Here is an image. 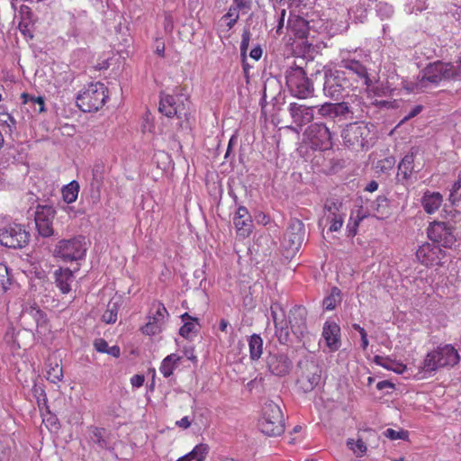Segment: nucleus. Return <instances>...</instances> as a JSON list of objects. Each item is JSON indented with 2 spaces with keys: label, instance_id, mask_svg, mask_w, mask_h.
<instances>
[{
  "label": "nucleus",
  "instance_id": "nucleus-19",
  "mask_svg": "<svg viewBox=\"0 0 461 461\" xmlns=\"http://www.w3.org/2000/svg\"><path fill=\"white\" fill-rule=\"evenodd\" d=\"M445 256V252L437 245L422 244L416 252L418 260L425 266L438 265Z\"/></svg>",
  "mask_w": 461,
  "mask_h": 461
},
{
  "label": "nucleus",
  "instance_id": "nucleus-63",
  "mask_svg": "<svg viewBox=\"0 0 461 461\" xmlns=\"http://www.w3.org/2000/svg\"><path fill=\"white\" fill-rule=\"evenodd\" d=\"M229 321L225 319H221L220 321V330L223 332H227Z\"/></svg>",
  "mask_w": 461,
  "mask_h": 461
},
{
  "label": "nucleus",
  "instance_id": "nucleus-15",
  "mask_svg": "<svg viewBox=\"0 0 461 461\" xmlns=\"http://www.w3.org/2000/svg\"><path fill=\"white\" fill-rule=\"evenodd\" d=\"M168 316L167 311L163 303H154L150 309V314L148 317V322L141 328L144 334L153 336L158 334Z\"/></svg>",
  "mask_w": 461,
  "mask_h": 461
},
{
  "label": "nucleus",
  "instance_id": "nucleus-44",
  "mask_svg": "<svg viewBox=\"0 0 461 461\" xmlns=\"http://www.w3.org/2000/svg\"><path fill=\"white\" fill-rule=\"evenodd\" d=\"M104 433V430L103 429L94 428L90 437L91 441L97 445L100 448H105L107 446Z\"/></svg>",
  "mask_w": 461,
  "mask_h": 461
},
{
  "label": "nucleus",
  "instance_id": "nucleus-9",
  "mask_svg": "<svg viewBox=\"0 0 461 461\" xmlns=\"http://www.w3.org/2000/svg\"><path fill=\"white\" fill-rule=\"evenodd\" d=\"M30 240V233L21 224H10L0 230L1 245L10 249H23Z\"/></svg>",
  "mask_w": 461,
  "mask_h": 461
},
{
  "label": "nucleus",
  "instance_id": "nucleus-56",
  "mask_svg": "<svg viewBox=\"0 0 461 461\" xmlns=\"http://www.w3.org/2000/svg\"><path fill=\"white\" fill-rule=\"evenodd\" d=\"M176 425L183 429H188L191 425V421L189 420L188 417L185 416L181 420H177L176 422Z\"/></svg>",
  "mask_w": 461,
  "mask_h": 461
},
{
  "label": "nucleus",
  "instance_id": "nucleus-13",
  "mask_svg": "<svg viewBox=\"0 0 461 461\" xmlns=\"http://www.w3.org/2000/svg\"><path fill=\"white\" fill-rule=\"evenodd\" d=\"M339 66L341 68L346 69L348 74L351 73L356 75L368 92H372L375 95H380L378 88L373 86L375 80L371 78L367 68L360 61L349 58L342 59Z\"/></svg>",
  "mask_w": 461,
  "mask_h": 461
},
{
  "label": "nucleus",
  "instance_id": "nucleus-24",
  "mask_svg": "<svg viewBox=\"0 0 461 461\" xmlns=\"http://www.w3.org/2000/svg\"><path fill=\"white\" fill-rule=\"evenodd\" d=\"M74 281L73 272L69 268H59L54 272V282L62 294L71 291V284Z\"/></svg>",
  "mask_w": 461,
  "mask_h": 461
},
{
  "label": "nucleus",
  "instance_id": "nucleus-1",
  "mask_svg": "<svg viewBox=\"0 0 461 461\" xmlns=\"http://www.w3.org/2000/svg\"><path fill=\"white\" fill-rule=\"evenodd\" d=\"M451 78H461V72L454 65L441 61L430 63L421 71V76L418 77L412 90L426 92L431 86H437L442 80Z\"/></svg>",
  "mask_w": 461,
  "mask_h": 461
},
{
  "label": "nucleus",
  "instance_id": "nucleus-22",
  "mask_svg": "<svg viewBox=\"0 0 461 461\" xmlns=\"http://www.w3.org/2000/svg\"><path fill=\"white\" fill-rule=\"evenodd\" d=\"M322 337L331 352L337 351L340 348V328L335 321H328L324 323Z\"/></svg>",
  "mask_w": 461,
  "mask_h": 461
},
{
  "label": "nucleus",
  "instance_id": "nucleus-37",
  "mask_svg": "<svg viewBox=\"0 0 461 461\" xmlns=\"http://www.w3.org/2000/svg\"><path fill=\"white\" fill-rule=\"evenodd\" d=\"M340 301V290L338 287H333L330 294L323 299L322 305L325 310L331 311Z\"/></svg>",
  "mask_w": 461,
  "mask_h": 461
},
{
  "label": "nucleus",
  "instance_id": "nucleus-52",
  "mask_svg": "<svg viewBox=\"0 0 461 461\" xmlns=\"http://www.w3.org/2000/svg\"><path fill=\"white\" fill-rule=\"evenodd\" d=\"M250 32L249 30H244L241 36L240 50L244 54L249 49L250 41Z\"/></svg>",
  "mask_w": 461,
  "mask_h": 461
},
{
  "label": "nucleus",
  "instance_id": "nucleus-36",
  "mask_svg": "<svg viewBox=\"0 0 461 461\" xmlns=\"http://www.w3.org/2000/svg\"><path fill=\"white\" fill-rule=\"evenodd\" d=\"M79 185L77 181H72L62 189V197L67 203H74L78 195Z\"/></svg>",
  "mask_w": 461,
  "mask_h": 461
},
{
  "label": "nucleus",
  "instance_id": "nucleus-38",
  "mask_svg": "<svg viewBox=\"0 0 461 461\" xmlns=\"http://www.w3.org/2000/svg\"><path fill=\"white\" fill-rule=\"evenodd\" d=\"M181 317L185 324L180 328L179 334L184 338H189L195 331L196 320L193 319L188 313H184Z\"/></svg>",
  "mask_w": 461,
  "mask_h": 461
},
{
  "label": "nucleus",
  "instance_id": "nucleus-47",
  "mask_svg": "<svg viewBox=\"0 0 461 461\" xmlns=\"http://www.w3.org/2000/svg\"><path fill=\"white\" fill-rule=\"evenodd\" d=\"M395 164V159L393 157H387L382 160H379L376 165L378 171L385 173L392 169Z\"/></svg>",
  "mask_w": 461,
  "mask_h": 461
},
{
  "label": "nucleus",
  "instance_id": "nucleus-34",
  "mask_svg": "<svg viewBox=\"0 0 461 461\" xmlns=\"http://www.w3.org/2000/svg\"><path fill=\"white\" fill-rule=\"evenodd\" d=\"M249 356L252 360H258L263 353V339L258 334H253L249 339Z\"/></svg>",
  "mask_w": 461,
  "mask_h": 461
},
{
  "label": "nucleus",
  "instance_id": "nucleus-25",
  "mask_svg": "<svg viewBox=\"0 0 461 461\" xmlns=\"http://www.w3.org/2000/svg\"><path fill=\"white\" fill-rule=\"evenodd\" d=\"M21 99L23 100V104L25 109L32 112V114H39L45 112V102L42 96H35L23 93Z\"/></svg>",
  "mask_w": 461,
  "mask_h": 461
},
{
  "label": "nucleus",
  "instance_id": "nucleus-11",
  "mask_svg": "<svg viewBox=\"0 0 461 461\" xmlns=\"http://www.w3.org/2000/svg\"><path fill=\"white\" fill-rule=\"evenodd\" d=\"M303 135L314 149L326 150L332 147L331 132L324 123L311 124Z\"/></svg>",
  "mask_w": 461,
  "mask_h": 461
},
{
  "label": "nucleus",
  "instance_id": "nucleus-51",
  "mask_svg": "<svg viewBox=\"0 0 461 461\" xmlns=\"http://www.w3.org/2000/svg\"><path fill=\"white\" fill-rule=\"evenodd\" d=\"M384 436L392 440H395V439H404L407 438V432L406 431H403V430H401V431H396L393 429H387L385 431H384Z\"/></svg>",
  "mask_w": 461,
  "mask_h": 461
},
{
  "label": "nucleus",
  "instance_id": "nucleus-30",
  "mask_svg": "<svg viewBox=\"0 0 461 461\" xmlns=\"http://www.w3.org/2000/svg\"><path fill=\"white\" fill-rule=\"evenodd\" d=\"M346 104L348 106L349 120L361 119L364 117V114L366 113V106L360 97L355 95L354 97H351L349 101H347Z\"/></svg>",
  "mask_w": 461,
  "mask_h": 461
},
{
  "label": "nucleus",
  "instance_id": "nucleus-28",
  "mask_svg": "<svg viewBox=\"0 0 461 461\" xmlns=\"http://www.w3.org/2000/svg\"><path fill=\"white\" fill-rule=\"evenodd\" d=\"M306 310L302 306H294L290 312L289 323L294 333L303 332L305 326Z\"/></svg>",
  "mask_w": 461,
  "mask_h": 461
},
{
  "label": "nucleus",
  "instance_id": "nucleus-17",
  "mask_svg": "<svg viewBox=\"0 0 461 461\" xmlns=\"http://www.w3.org/2000/svg\"><path fill=\"white\" fill-rule=\"evenodd\" d=\"M303 240L304 226L303 222L300 221H294L289 224V227L284 235L283 247L286 250L295 253L301 248Z\"/></svg>",
  "mask_w": 461,
  "mask_h": 461
},
{
  "label": "nucleus",
  "instance_id": "nucleus-40",
  "mask_svg": "<svg viewBox=\"0 0 461 461\" xmlns=\"http://www.w3.org/2000/svg\"><path fill=\"white\" fill-rule=\"evenodd\" d=\"M366 217V214L362 213L361 210L358 209L357 211L356 216H354V212H352L348 223L347 225L348 236H355L357 234V227L359 222Z\"/></svg>",
  "mask_w": 461,
  "mask_h": 461
},
{
  "label": "nucleus",
  "instance_id": "nucleus-45",
  "mask_svg": "<svg viewBox=\"0 0 461 461\" xmlns=\"http://www.w3.org/2000/svg\"><path fill=\"white\" fill-rule=\"evenodd\" d=\"M10 285L8 268L5 264H0V293L5 292Z\"/></svg>",
  "mask_w": 461,
  "mask_h": 461
},
{
  "label": "nucleus",
  "instance_id": "nucleus-2",
  "mask_svg": "<svg viewBox=\"0 0 461 461\" xmlns=\"http://www.w3.org/2000/svg\"><path fill=\"white\" fill-rule=\"evenodd\" d=\"M108 90L104 84L95 82L88 85L77 97V104L84 113L98 111L108 98Z\"/></svg>",
  "mask_w": 461,
  "mask_h": 461
},
{
  "label": "nucleus",
  "instance_id": "nucleus-60",
  "mask_svg": "<svg viewBox=\"0 0 461 461\" xmlns=\"http://www.w3.org/2000/svg\"><path fill=\"white\" fill-rule=\"evenodd\" d=\"M107 354L113 356V357H119L120 356V348L118 346H113L109 347Z\"/></svg>",
  "mask_w": 461,
  "mask_h": 461
},
{
  "label": "nucleus",
  "instance_id": "nucleus-35",
  "mask_svg": "<svg viewBox=\"0 0 461 461\" xmlns=\"http://www.w3.org/2000/svg\"><path fill=\"white\" fill-rule=\"evenodd\" d=\"M374 362L376 365L386 368L387 370H392L398 374H402L405 369V366L402 364L396 363L388 357H384L381 356H375L374 357Z\"/></svg>",
  "mask_w": 461,
  "mask_h": 461
},
{
  "label": "nucleus",
  "instance_id": "nucleus-20",
  "mask_svg": "<svg viewBox=\"0 0 461 461\" xmlns=\"http://www.w3.org/2000/svg\"><path fill=\"white\" fill-rule=\"evenodd\" d=\"M269 371L279 376L287 375L292 368V361L284 353H270L267 357Z\"/></svg>",
  "mask_w": 461,
  "mask_h": 461
},
{
  "label": "nucleus",
  "instance_id": "nucleus-33",
  "mask_svg": "<svg viewBox=\"0 0 461 461\" xmlns=\"http://www.w3.org/2000/svg\"><path fill=\"white\" fill-rule=\"evenodd\" d=\"M180 359L181 357L176 354L168 355L161 362L159 371L165 377H169L173 374Z\"/></svg>",
  "mask_w": 461,
  "mask_h": 461
},
{
  "label": "nucleus",
  "instance_id": "nucleus-3",
  "mask_svg": "<svg viewBox=\"0 0 461 461\" xmlns=\"http://www.w3.org/2000/svg\"><path fill=\"white\" fill-rule=\"evenodd\" d=\"M459 360L457 350L452 345L447 344L429 352L423 360L421 368L426 373H433L438 368L454 366Z\"/></svg>",
  "mask_w": 461,
  "mask_h": 461
},
{
  "label": "nucleus",
  "instance_id": "nucleus-62",
  "mask_svg": "<svg viewBox=\"0 0 461 461\" xmlns=\"http://www.w3.org/2000/svg\"><path fill=\"white\" fill-rule=\"evenodd\" d=\"M361 336V347L363 350H366L368 347V339H367V333L365 332L360 335Z\"/></svg>",
  "mask_w": 461,
  "mask_h": 461
},
{
  "label": "nucleus",
  "instance_id": "nucleus-64",
  "mask_svg": "<svg viewBox=\"0 0 461 461\" xmlns=\"http://www.w3.org/2000/svg\"><path fill=\"white\" fill-rule=\"evenodd\" d=\"M194 456L192 455L191 452H189L188 454L179 457L176 461H192L194 459Z\"/></svg>",
  "mask_w": 461,
  "mask_h": 461
},
{
  "label": "nucleus",
  "instance_id": "nucleus-50",
  "mask_svg": "<svg viewBox=\"0 0 461 461\" xmlns=\"http://www.w3.org/2000/svg\"><path fill=\"white\" fill-rule=\"evenodd\" d=\"M333 104L332 103H325L320 106H316L318 108V113L320 115L323 117L332 118L333 116Z\"/></svg>",
  "mask_w": 461,
  "mask_h": 461
},
{
  "label": "nucleus",
  "instance_id": "nucleus-49",
  "mask_svg": "<svg viewBox=\"0 0 461 461\" xmlns=\"http://www.w3.org/2000/svg\"><path fill=\"white\" fill-rule=\"evenodd\" d=\"M231 6L234 7L238 12H248L251 9L252 0H233Z\"/></svg>",
  "mask_w": 461,
  "mask_h": 461
},
{
  "label": "nucleus",
  "instance_id": "nucleus-43",
  "mask_svg": "<svg viewBox=\"0 0 461 461\" xmlns=\"http://www.w3.org/2000/svg\"><path fill=\"white\" fill-rule=\"evenodd\" d=\"M334 118H339L344 120H349L348 118V106L346 102L335 103L333 104V116Z\"/></svg>",
  "mask_w": 461,
  "mask_h": 461
},
{
  "label": "nucleus",
  "instance_id": "nucleus-53",
  "mask_svg": "<svg viewBox=\"0 0 461 461\" xmlns=\"http://www.w3.org/2000/svg\"><path fill=\"white\" fill-rule=\"evenodd\" d=\"M95 348L101 353H107L109 346L104 339H97L94 342Z\"/></svg>",
  "mask_w": 461,
  "mask_h": 461
},
{
  "label": "nucleus",
  "instance_id": "nucleus-14",
  "mask_svg": "<svg viewBox=\"0 0 461 461\" xmlns=\"http://www.w3.org/2000/svg\"><path fill=\"white\" fill-rule=\"evenodd\" d=\"M56 211L50 205H38L35 212V224L39 234L43 238L54 235L53 220Z\"/></svg>",
  "mask_w": 461,
  "mask_h": 461
},
{
  "label": "nucleus",
  "instance_id": "nucleus-7",
  "mask_svg": "<svg viewBox=\"0 0 461 461\" xmlns=\"http://www.w3.org/2000/svg\"><path fill=\"white\" fill-rule=\"evenodd\" d=\"M86 243L82 236L59 240L54 249V256L65 262L77 261L84 258Z\"/></svg>",
  "mask_w": 461,
  "mask_h": 461
},
{
  "label": "nucleus",
  "instance_id": "nucleus-31",
  "mask_svg": "<svg viewBox=\"0 0 461 461\" xmlns=\"http://www.w3.org/2000/svg\"><path fill=\"white\" fill-rule=\"evenodd\" d=\"M414 170V154L409 153L403 157L398 166L397 176L402 180L408 179Z\"/></svg>",
  "mask_w": 461,
  "mask_h": 461
},
{
  "label": "nucleus",
  "instance_id": "nucleus-5",
  "mask_svg": "<svg viewBox=\"0 0 461 461\" xmlns=\"http://www.w3.org/2000/svg\"><path fill=\"white\" fill-rule=\"evenodd\" d=\"M374 125L364 122L348 123L341 131V138L346 146L352 149L364 148L370 143Z\"/></svg>",
  "mask_w": 461,
  "mask_h": 461
},
{
  "label": "nucleus",
  "instance_id": "nucleus-48",
  "mask_svg": "<svg viewBox=\"0 0 461 461\" xmlns=\"http://www.w3.org/2000/svg\"><path fill=\"white\" fill-rule=\"evenodd\" d=\"M449 199L453 204L461 201V175L459 176L458 181L453 185Z\"/></svg>",
  "mask_w": 461,
  "mask_h": 461
},
{
  "label": "nucleus",
  "instance_id": "nucleus-4",
  "mask_svg": "<svg viewBox=\"0 0 461 461\" xmlns=\"http://www.w3.org/2000/svg\"><path fill=\"white\" fill-rule=\"evenodd\" d=\"M262 433L274 437L281 435L285 430L283 412L273 401H267L262 408V415L258 420Z\"/></svg>",
  "mask_w": 461,
  "mask_h": 461
},
{
  "label": "nucleus",
  "instance_id": "nucleus-42",
  "mask_svg": "<svg viewBox=\"0 0 461 461\" xmlns=\"http://www.w3.org/2000/svg\"><path fill=\"white\" fill-rule=\"evenodd\" d=\"M347 446L357 456H364L367 450L366 445L361 438H357V440H354L353 438H349L347 441Z\"/></svg>",
  "mask_w": 461,
  "mask_h": 461
},
{
  "label": "nucleus",
  "instance_id": "nucleus-58",
  "mask_svg": "<svg viewBox=\"0 0 461 461\" xmlns=\"http://www.w3.org/2000/svg\"><path fill=\"white\" fill-rule=\"evenodd\" d=\"M421 111V107L420 106H415L410 113L407 116L404 117L403 121H406V120H409L414 116H416L417 114H419Z\"/></svg>",
  "mask_w": 461,
  "mask_h": 461
},
{
  "label": "nucleus",
  "instance_id": "nucleus-55",
  "mask_svg": "<svg viewBox=\"0 0 461 461\" xmlns=\"http://www.w3.org/2000/svg\"><path fill=\"white\" fill-rule=\"evenodd\" d=\"M249 56L256 59V60H258L261 56H262V49L260 47H255L253 48L251 50H250V53H249Z\"/></svg>",
  "mask_w": 461,
  "mask_h": 461
},
{
  "label": "nucleus",
  "instance_id": "nucleus-26",
  "mask_svg": "<svg viewBox=\"0 0 461 461\" xmlns=\"http://www.w3.org/2000/svg\"><path fill=\"white\" fill-rule=\"evenodd\" d=\"M308 370L310 371V374L305 376H302L298 380L300 387L304 392L312 391L316 385L319 384L321 381V372L317 366L312 364Z\"/></svg>",
  "mask_w": 461,
  "mask_h": 461
},
{
  "label": "nucleus",
  "instance_id": "nucleus-8",
  "mask_svg": "<svg viewBox=\"0 0 461 461\" xmlns=\"http://www.w3.org/2000/svg\"><path fill=\"white\" fill-rule=\"evenodd\" d=\"M353 87L346 72L339 70H329L325 72L323 93L326 96L338 99L344 92Z\"/></svg>",
  "mask_w": 461,
  "mask_h": 461
},
{
  "label": "nucleus",
  "instance_id": "nucleus-21",
  "mask_svg": "<svg viewBox=\"0 0 461 461\" xmlns=\"http://www.w3.org/2000/svg\"><path fill=\"white\" fill-rule=\"evenodd\" d=\"M313 106H306L298 103H291L288 106V112L293 122L299 128H302L303 125L313 120Z\"/></svg>",
  "mask_w": 461,
  "mask_h": 461
},
{
  "label": "nucleus",
  "instance_id": "nucleus-16",
  "mask_svg": "<svg viewBox=\"0 0 461 461\" xmlns=\"http://www.w3.org/2000/svg\"><path fill=\"white\" fill-rule=\"evenodd\" d=\"M346 212L342 203L329 199L324 204V219L330 223V231H338L341 229Z\"/></svg>",
  "mask_w": 461,
  "mask_h": 461
},
{
  "label": "nucleus",
  "instance_id": "nucleus-12",
  "mask_svg": "<svg viewBox=\"0 0 461 461\" xmlns=\"http://www.w3.org/2000/svg\"><path fill=\"white\" fill-rule=\"evenodd\" d=\"M428 237L438 247L452 248L456 242L452 228L446 222L435 221L429 225L427 230Z\"/></svg>",
  "mask_w": 461,
  "mask_h": 461
},
{
  "label": "nucleus",
  "instance_id": "nucleus-6",
  "mask_svg": "<svg viewBox=\"0 0 461 461\" xmlns=\"http://www.w3.org/2000/svg\"><path fill=\"white\" fill-rule=\"evenodd\" d=\"M286 85L291 94L301 99L311 96L313 86L306 77L304 70L299 67H291L285 72Z\"/></svg>",
  "mask_w": 461,
  "mask_h": 461
},
{
  "label": "nucleus",
  "instance_id": "nucleus-54",
  "mask_svg": "<svg viewBox=\"0 0 461 461\" xmlns=\"http://www.w3.org/2000/svg\"><path fill=\"white\" fill-rule=\"evenodd\" d=\"M145 381V378H144V375H134L131 378V384L133 387H140L142 386L143 383Z\"/></svg>",
  "mask_w": 461,
  "mask_h": 461
},
{
  "label": "nucleus",
  "instance_id": "nucleus-23",
  "mask_svg": "<svg viewBox=\"0 0 461 461\" xmlns=\"http://www.w3.org/2000/svg\"><path fill=\"white\" fill-rule=\"evenodd\" d=\"M233 224L236 228L238 235L248 237L252 229V220L249 211L244 206H240L233 218Z\"/></svg>",
  "mask_w": 461,
  "mask_h": 461
},
{
  "label": "nucleus",
  "instance_id": "nucleus-29",
  "mask_svg": "<svg viewBox=\"0 0 461 461\" xmlns=\"http://www.w3.org/2000/svg\"><path fill=\"white\" fill-rule=\"evenodd\" d=\"M21 318L24 321L31 318L33 319L38 328L43 327L47 322L45 313L37 306H30L25 308L22 312Z\"/></svg>",
  "mask_w": 461,
  "mask_h": 461
},
{
  "label": "nucleus",
  "instance_id": "nucleus-39",
  "mask_svg": "<svg viewBox=\"0 0 461 461\" xmlns=\"http://www.w3.org/2000/svg\"><path fill=\"white\" fill-rule=\"evenodd\" d=\"M118 303L117 302L110 301L107 304V309L102 316L103 321L105 323H114L117 320Z\"/></svg>",
  "mask_w": 461,
  "mask_h": 461
},
{
  "label": "nucleus",
  "instance_id": "nucleus-32",
  "mask_svg": "<svg viewBox=\"0 0 461 461\" xmlns=\"http://www.w3.org/2000/svg\"><path fill=\"white\" fill-rule=\"evenodd\" d=\"M240 19L239 12L231 5L228 12L221 17L219 26L222 32H229Z\"/></svg>",
  "mask_w": 461,
  "mask_h": 461
},
{
  "label": "nucleus",
  "instance_id": "nucleus-61",
  "mask_svg": "<svg viewBox=\"0 0 461 461\" xmlns=\"http://www.w3.org/2000/svg\"><path fill=\"white\" fill-rule=\"evenodd\" d=\"M156 53L163 57L165 53V44L163 42H158L156 46Z\"/></svg>",
  "mask_w": 461,
  "mask_h": 461
},
{
  "label": "nucleus",
  "instance_id": "nucleus-18",
  "mask_svg": "<svg viewBox=\"0 0 461 461\" xmlns=\"http://www.w3.org/2000/svg\"><path fill=\"white\" fill-rule=\"evenodd\" d=\"M271 314L276 328V336L281 344H286L289 341L290 330L288 327L289 321L285 320V312L278 303L271 305Z\"/></svg>",
  "mask_w": 461,
  "mask_h": 461
},
{
  "label": "nucleus",
  "instance_id": "nucleus-46",
  "mask_svg": "<svg viewBox=\"0 0 461 461\" xmlns=\"http://www.w3.org/2000/svg\"><path fill=\"white\" fill-rule=\"evenodd\" d=\"M209 452V446L207 444H199L196 445L194 449L191 451L192 455L194 458H197L196 461H203L205 456Z\"/></svg>",
  "mask_w": 461,
  "mask_h": 461
},
{
  "label": "nucleus",
  "instance_id": "nucleus-41",
  "mask_svg": "<svg viewBox=\"0 0 461 461\" xmlns=\"http://www.w3.org/2000/svg\"><path fill=\"white\" fill-rule=\"evenodd\" d=\"M62 378V367L58 363H56L54 366L50 364L47 370V379L53 384H57L60 382Z\"/></svg>",
  "mask_w": 461,
  "mask_h": 461
},
{
  "label": "nucleus",
  "instance_id": "nucleus-10",
  "mask_svg": "<svg viewBox=\"0 0 461 461\" xmlns=\"http://www.w3.org/2000/svg\"><path fill=\"white\" fill-rule=\"evenodd\" d=\"M159 112L167 117L187 118L189 101L184 95H164L160 98Z\"/></svg>",
  "mask_w": 461,
  "mask_h": 461
},
{
  "label": "nucleus",
  "instance_id": "nucleus-27",
  "mask_svg": "<svg viewBox=\"0 0 461 461\" xmlns=\"http://www.w3.org/2000/svg\"><path fill=\"white\" fill-rule=\"evenodd\" d=\"M442 201V195L438 192L427 191L422 196L421 203L424 211L432 214L441 206Z\"/></svg>",
  "mask_w": 461,
  "mask_h": 461
},
{
  "label": "nucleus",
  "instance_id": "nucleus-59",
  "mask_svg": "<svg viewBox=\"0 0 461 461\" xmlns=\"http://www.w3.org/2000/svg\"><path fill=\"white\" fill-rule=\"evenodd\" d=\"M378 188V184L376 181L373 180L367 184V185L365 187V190L367 192H375Z\"/></svg>",
  "mask_w": 461,
  "mask_h": 461
},
{
  "label": "nucleus",
  "instance_id": "nucleus-57",
  "mask_svg": "<svg viewBox=\"0 0 461 461\" xmlns=\"http://www.w3.org/2000/svg\"><path fill=\"white\" fill-rule=\"evenodd\" d=\"M378 390H384L386 388H393V384L387 380L380 381L376 384Z\"/></svg>",
  "mask_w": 461,
  "mask_h": 461
}]
</instances>
